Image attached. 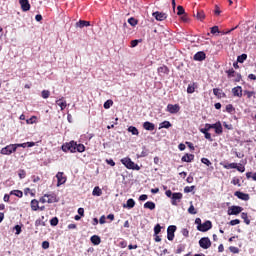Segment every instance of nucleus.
Returning a JSON list of instances; mask_svg holds the SVG:
<instances>
[{
    "mask_svg": "<svg viewBox=\"0 0 256 256\" xmlns=\"http://www.w3.org/2000/svg\"><path fill=\"white\" fill-rule=\"evenodd\" d=\"M169 127H172L171 122L165 120L162 123H160L159 129H169Z\"/></svg>",
    "mask_w": 256,
    "mask_h": 256,
    "instance_id": "nucleus-29",
    "label": "nucleus"
},
{
    "mask_svg": "<svg viewBox=\"0 0 256 256\" xmlns=\"http://www.w3.org/2000/svg\"><path fill=\"white\" fill-rule=\"evenodd\" d=\"M213 94L215 97H217V99H225V97H227V94H225L221 88H214Z\"/></svg>",
    "mask_w": 256,
    "mask_h": 256,
    "instance_id": "nucleus-13",
    "label": "nucleus"
},
{
    "mask_svg": "<svg viewBox=\"0 0 256 256\" xmlns=\"http://www.w3.org/2000/svg\"><path fill=\"white\" fill-rule=\"evenodd\" d=\"M111 107H113V100H107L104 103V109H111Z\"/></svg>",
    "mask_w": 256,
    "mask_h": 256,
    "instance_id": "nucleus-44",
    "label": "nucleus"
},
{
    "mask_svg": "<svg viewBox=\"0 0 256 256\" xmlns=\"http://www.w3.org/2000/svg\"><path fill=\"white\" fill-rule=\"evenodd\" d=\"M40 203H57V195H55V193H51V194H44L41 198H40Z\"/></svg>",
    "mask_w": 256,
    "mask_h": 256,
    "instance_id": "nucleus-3",
    "label": "nucleus"
},
{
    "mask_svg": "<svg viewBox=\"0 0 256 256\" xmlns=\"http://www.w3.org/2000/svg\"><path fill=\"white\" fill-rule=\"evenodd\" d=\"M158 73H164L167 75V73H169V68L167 66H161L158 68Z\"/></svg>",
    "mask_w": 256,
    "mask_h": 256,
    "instance_id": "nucleus-37",
    "label": "nucleus"
},
{
    "mask_svg": "<svg viewBox=\"0 0 256 256\" xmlns=\"http://www.w3.org/2000/svg\"><path fill=\"white\" fill-rule=\"evenodd\" d=\"M43 219H45V216H42L41 218L35 221L36 229H39V227H45L46 224H45V221H43Z\"/></svg>",
    "mask_w": 256,
    "mask_h": 256,
    "instance_id": "nucleus-23",
    "label": "nucleus"
},
{
    "mask_svg": "<svg viewBox=\"0 0 256 256\" xmlns=\"http://www.w3.org/2000/svg\"><path fill=\"white\" fill-rule=\"evenodd\" d=\"M92 195H96L97 197H101V195H103V190H101V188H99L98 186H96L93 189Z\"/></svg>",
    "mask_w": 256,
    "mask_h": 256,
    "instance_id": "nucleus-32",
    "label": "nucleus"
},
{
    "mask_svg": "<svg viewBox=\"0 0 256 256\" xmlns=\"http://www.w3.org/2000/svg\"><path fill=\"white\" fill-rule=\"evenodd\" d=\"M77 147V142L75 141H70V142H66L64 144H62L61 149L64 153H77L76 150Z\"/></svg>",
    "mask_w": 256,
    "mask_h": 256,
    "instance_id": "nucleus-1",
    "label": "nucleus"
},
{
    "mask_svg": "<svg viewBox=\"0 0 256 256\" xmlns=\"http://www.w3.org/2000/svg\"><path fill=\"white\" fill-rule=\"evenodd\" d=\"M106 163L111 167H115V161L113 159H106Z\"/></svg>",
    "mask_w": 256,
    "mask_h": 256,
    "instance_id": "nucleus-60",
    "label": "nucleus"
},
{
    "mask_svg": "<svg viewBox=\"0 0 256 256\" xmlns=\"http://www.w3.org/2000/svg\"><path fill=\"white\" fill-rule=\"evenodd\" d=\"M42 249H49V241L42 242Z\"/></svg>",
    "mask_w": 256,
    "mask_h": 256,
    "instance_id": "nucleus-62",
    "label": "nucleus"
},
{
    "mask_svg": "<svg viewBox=\"0 0 256 256\" xmlns=\"http://www.w3.org/2000/svg\"><path fill=\"white\" fill-rule=\"evenodd\" d=\"M201 163H203L204 165H207V167H211V161L208 158H202L201 159Z\"/></svg>",
    "mask_w": 256,
    "mask_h": 256,
    "instance_id": "nucleus-52",
    "label": "nucleus"
},
{
    "mask_svg": "<svg viewBox=\"0 0 256 256\" xmlns=\"http://www.w3.org/2000/svg\"><path fill=\"white\" fill-rule=\"evenodd\" d=\"M144 209H150V211H153L155 209V202L148 201L144 204Z\"/></svg>",
    "mask_w": 256,
    "mask_h": 256,
    "instance_id": "nucleus-30",
    "label": "nucleus"
},
{
    "mask_svg": "<svg viewBox=\"0 0 256 256\" xmlns=\"http://www.w3.org/2000/svg\"><path fill=\"white\" fill-rule=\"evenodd\" d=\"M213 227V223H211L210 220H207L206 222H204L202 225L197 226V230L201 231L202 233H207V231H209L210 229H212Z\"/></svg>",
    "mask_w": 256,
    "mask_h": 256,
    "instance_id": "nucleus-6",
    "label": "nucleus"
},
{
    "mask_svg": "<svg viewBox=\"0 0 256 256\" xmlns=\"http://www.w3.org/2000/svg\"><path fill=\"white\" fill-rule=\"evenodd\" d=\"M194 17H196V19L199 21H203V19H205V12L203 10H197L196 14H194Z\"/></svg>",
    "mask_w": 256,
    "mask_h": 256,
    "instance_id": "nucleus-25",
    "label": "nucleus"
},
{
    "mask_svg": "<svg viewBox=\"0 0 256 256\" xmlns=\"http://www.w3.org/2000/svg\"><path fill=\"white\" fill-rule=\"evenodd\" d=\"M239 223H241V220H239V219H234V220H231V221L229 222V225L235 226V225H239Z\"/></svg>",
    "mask_w": 256,
    "mask_h": 256,
    "instance_id": "nucleus-57",
    "label": "nucleus"
},
{
    "mask_svg": "<svg viewBox=\"0 0 256 256\" xmlns=\"http://www.w3.org/2000/svg\"><path fill=\"white\" fill-rule=\"evenodd\" d=\"M121 163L126 169H133L134 171H139V169H141V167L135 164L131 158H123L121 159Z\"/></svg>",
    "mask_w": 256,
    "mask_h": 256,
    "instance_id": "nucleus-2",
    "label": "nucleus"
},
{
    "mask_svg": "<svg viewBox=\"0 0 256 256\" xmlns=\"http://www.w3.org/2000/svg\"><path fill=\"white\" fill-rule=\"evenodd\" d=\"M76 151H78V153H83L85 151V145L77 144L76 142Z\"/></svg>",
    "mask_w": 256,
    "mask_h": 256,
    "instance_id": "nucleus-38",
    "label": "nucleus"
},
{
    "mask_svg": "<svg viewBox=\"0 0 256 256\" xmlns=\"http://www.w3.org/2000/svg\"><path fill=\"white\" fill-rule=\"evenodd\" d=\"M196 89H197V83L193 82L192 84L188 85L187 93L193 94V93H195Z\"/></svg>",
    "mask_w": 256,
    "mask_h": 256,
    "instance_id": "nucleus-26",
    "label": "nucleus"
},
{
    "mask_svg": "<svg viewBox=\"0 0 256 256\" xmlns=\"http://www.w3.org/2000/svg\"><path fill=\"white\" fill-rule=\"evenodd\" d=\"M56 104L60 106L61 111H65V109L67 108V101L63 100V97L56 100Z\"/></svg>",
    "mask_w": 256,
    "mask_h": 256,
    "instance_id": "nucleus-22",
    "label": "nucleus"
},
{
    "mask_svg": "<svg viewBox=\"0 0 256 256\" xmlns=\"http://www.w3.org/2000/svg\"><path fill=\"white\" fill-rule=\"evenodd\" d=\"M229 251H230L231 253L237 254V253H239V248H237V247H235V246H230V247H229Z\"/></svg>",
    "mask_w": 256,
    "mask_h": 256,
    "instance_id": "nucleus-54",
    "label": "nucleus"
},
{
    "mask_svg": "<svg viewBox=\"0 0 256 256\" xmlns=\"http://www.w3.org/2000/svg\"><path fill=\"white\" fill-rule=\"evenodd\" d=\"M199 246L202 249H209L211 247V239L209 237H203L199 240Z\"/></svg>",
    "mask_w": 256,
    "mask_h": 256,
    "instance_id": "nucleus-10",
    "label": "nucleus"
},
{
    "mask_svg": "<svg viewBox=\"0 0 256 256\" xmlns=\"http://www.w3.org/2000/svg\"><path fill=\"white\" fill-rule=\"evenodd\" d=\"M204 137H205V139H207L208 141H210V142H212L213 141V138L211 137V133H206V134H204Z\"/></svg>",
    "mask_w": 256,
    "mask_h": 256,
    "instance_id": "nucleus-63",
    "label": "nucleus"
},
{
    "mask_svg": "<svg viewBox=\"0 0 256 256\" xmlns=\"http://www.w3.org/2000/svg\"><path fill=\"white\" fill-rule=\"evenodd\" d=\"M223 167H224V169H236L237 163L224 164Z\"/></svg>",
    "mask_w": 256,
    "mask_h": 256,
    "instance_id": "nucleus-39",
    "label": "nucleus"
},
{
    "mask_svg": "<svg viewBox=\"0 0 256 256\" xmlns=\"http://www.w3.org/2000/svg\"><path fill=\"white\" fill-rule=\"evenodd\" d=\"M188 213H190V215H197V210H195V206H193V204L188 208Z\"/></svg>",
    "mask_w": 256,
    "mask_h": 256,
    "instance_id": "nucleus-45",
    "label": "nucleus"
},
{
    "mask_svg": "<svg viewBox=\"0 0 256 256\" xmlns=\"http://www.w3.org/2000/svg\"><path fill=\"white\" fill-rule=\"evenodd\" d=\"M175 231H177V226L175 225H171L167 228L168 241H173V239H175Z\"/></svg>",
    "mask_w": 256,
    "mask_h": 256,
    "instance_id": "nucleus-9",
    "label": "nucleus"
},
{
    "mask_svg": "<svg viewBox=\"0 0 256 256\" xmlns=\"http://www.w3.org/2000/svg\"><path fill=\"white\" fill-rule=\"evenodd\" d=\"M128 23H129V25H131L132 27H135V25H137V23H138V21H137V19H135V18H129L128 19Z\"/></svg>",
    "mask_w": 256,
    "mask_h": 256,
    "instance_id": "nucleus-49",
    "label": "nucleus"
},
{
    "mask_svg": "<svg viewBox=\"0 0 256 256\" xmlns=\"http://www.w3.org/2000/svg\"><path fill=\"white\" fill-rule=\"evenodd\" d=\"M244 95L247 96V99H251V97H255V91L244 90Z\"/></svg>",
    "mask_w": 256,
    "mask_h": 256,
    "instance_id": "nucleus-40",
    "label": "nucleus"
},
{
    "mask_svg": "<svg viewBox=\"0 0 256 256\" xmlns=\"http://www.w3.org/2000/svg\"><path fill=\"white\" fill-rule=\"evenodd\" d=\"M50 225H51L52 227H57V225H59V218H57V217L52 218V219L50 220Z\"/></svg>",
    "mask_w": 256,
    "mask_h": 256,
    "instance_id": "nucleus-41",
    "label": "nucleus"
},
{
    "mask_svg": "<svg viewBox=\"0 0 256 256\" xmlns=\"http://www.w3.org/2000/svg\"><path fill=\"white\" fill-rule=\"evenodd\" d=\"M166 111L171 113V115H175L181 111V106L179 104H168L166 107Z\"/></svg>",
    "mask_w": 256,
    "mask_h": 256,
    "instance_id": "nucleus-7",
    "label": "nucleus"
},
{
    "mask_svg": "<svg viewBox=\"0 0 256 256\" xmlns=\"http://www.w3.org/2000/svg\"><path fill=\"white\" fill-rule=\"evenodd\" d=\"M182 199H183V193L174 192L171 197V205H173L174 207H177V205H179V203Z\"/></svg>",
    "mask_w": 256,
    "mask_h": 256,
    "instance_id": "nucleus-5",
    "label": "nucleus"
},
{
    "mask_svg": "<svg viewBox=\"0 0 256 256\" xmlns=\"http://www.w3.org/2000/svg\"><path fill=\"white\" fill-rule=\"evenodd\" d=\"M17 151V146L15 144H9L1 149V155H11Z\"/></svg>",
    "mask_w": 256,
    "mask_h": 256,
    "instance_id": "nucleus-4",
    "label": "nucleus"
},
{
    "mask_svg": "<svg viewBox=\"0 0 256 256\" xmlns=\"http://www.w3.org/2000/svg\"><path fill=\"white\" fill-rule=\"evenodd\" d=\"M223 125H224L225 129H228L229 131L233 130L232 124H227V122H223Z\"/></svg>",
    "mask_w": 256,
    "mask_h": 256,
    "instance_id": "nucleus-61",
    "label": "nucleus"
},
{
    "mask_svg": "<svg viewBox=\"0 0 256 256\" xmlns=\"http://www.w3.org/2000/svg\"><path fill=\"white\" fill-rule=\"evenodd\" d=\"M10 195H15V197H19V199H21V197H23V191H21V190H12L10 192Z\"/></svg>",
    "mask_w": 256,
    "mask_h": 256,
    "instance_id": "nucleus-34",
    "label": "nucleus"
},
{
    "mask_svg": "<svg viewBox=\"0 0 256 256\" xmlns=\"http://www.w3.org/2000/svg\"><path fill=\"white\" fill-rule=\"evenodd\" d=\"M41 95H42V98L43 99H49L50 95H51V92L49 90H43L41 92Z\"/></svg>",
    "mask_w": 256,
    "mask_h": 256,
    "instance_id": "nucleus-42",
    "label": "nucleus"
},
{
    "mask_svg": "<svg viewBox=\"0 0 256 256\" xmlns=\"http://www.w3.org/2000/svg\"><path fill=\"white\" fill-rule=\"evenodd\" d=\"M234 195L235 197H238V199H241L242 201H249L250 199L249 194L243 193L241 191H236Z\"/></svg>",
    "mask_w": 256,
    "mask_h": 256,
    "instance_id": "nucleus-17",
    "label": "nucleus"
},
{
    "mask_svg": "<svg viewBox=\"0 0 256 256\" xmlns=\"http://www.w3.org/2000/svg\"><path fill=\"white\" fill-rule=\"evenodd\" d=\"M143 128L146 131H155V124H153L149 121H146V122L143 123Z\"/></svg>",
    "mask_w": 256,
    "mask_h": 256,
    "instance_id": "nucleus-20",
    "label": "nucleus"
},
{
    "mask_svg": "<svg viewBox=\"0 0 256 256\" xmlns=\"http://www.w3.org/2000/svg\"><path fill=\"white\" fill-rule=\"evenodd\" d=\"M124 207H128V209H133V207H135V200H133V198L128 199Z\"/></svg>",
    "mask_w": 256,
    "mask_h": 256,
    "instance_id": "nucleus-31",
    "label": "nucleus"
},
{
    "mask_svg": "<svg viewBox=\"0 0 256 256\" xmlns=\"http://www.w3.org/2000/svg\"><path fill=\"white\" fill-rule=\"evenodd\" d=\"M18 175L20 179H25V177L27 176V173L25 172V170H19Z\"/></svg>",
    "mask_w": 256,
    "mask_h": 256,
    "instance_id": "nucleus-55",
    "label": "nucleus"
},
{
    "mask_svg": "<svg viewBox=\"0 0 256 256\" xmlns=\"http://www.w3.org/2000/svg\"><path fill=\"white\" fill-rule=\"evenodd\" d=\"M212 35H215V33H219V26H213L211 28Z\"/></svg>",
    "mask_w": 256,
    "mask_h": 256,
    "instance_id": "nucleus-59",
    "label": "nucleus"
},
{
    "mask_svg": "<svg viewBox=\"0 0 256 256\" xmlns=\"http://www.w3.org/2000/svg\"><path fill=\"white\" fill-rule=\"evenodd\" d=\"M232 185H237L238 187H241V180L237 177H234L231 181Z\"/></svg>",
    "mask_w": 256,
    "mask_h": 256,
    "instance_id": "nucleus-43",
    "label": "nucleus"
},
{
    "mask_svg": "<svg viewBox=\"0 0 256 256\" xmlns=\"http://www.w3.org/2000/svg\"><path fill=\"white\" fill-rule=\"evenodd\" d=\"M225 73L227 74L228 79H232V77H235L237 74L233 68L226 70Z\"/></svg>",
    "mask_w": 256,
    "mask_h": 256,
    "instance_id": "nucleus-33",
    "label": "nucleus"
},
{
    "mask_svg": "<svg viewBox=\"0 0 256 256\" xmlns=\"http://www.w3.org/2000/svg\"><path fill=\"white\" fill-rule=\"evenodd\" d=\"M215 15H221V9L216 5L214 10Z\"/></svg>",
    "mask_w": 256,
    "mask_h": 256,
    "instance_id": "nucleus-64",
    "label": "nucleus"
},
{
    "mask_svg": "<svg viewBox=\"0 0 256 256\" xmlns=\"http://www.w3.org/2000/svg\"><path fill=\"white\" fill-rule=\"evenodd\" d=\"M212 129L215 130L216 135L223 134V126L221 125V121L212 124Z\"/></svg>",
    "mask_w": 256,
    "mask_h": 256,
    "instance_id": "nucleus-14",
    "label": "nucleus"
},
{
    "mask_svg": "<svg viewBox=\"0 0 256 256\" xmlns=\"http://www.w3.org/2000/svg\"><path fill=\"white\" fill-rule=\"evenodd\" d=\"M232 94L233 97H243V88L241 86H236L234 88H232Z\"/></svg>",
    "mask_w": 256,
    "mask_h": 256,
    "instance_id": "nucleus-15",
    "label": "nucleus"
},
{
    "mask_svg": "<svg viewBox=\"0 0 256 256\" xmlns=\"http://www.w3.org/2000/svg\"><path fill=\"white\" fill-rule=\"evenodd\" d=\"M193 159H195V155H193V154H185L181 158V161H183L184 163H191V161H193Z\"/></svg>",
    "mask_w": 256,
    "mask_h": 256,
    "instance_id": "nucleus-21",
    "label": "nucleus"
},
{
    "mask_svg": "<svg viewBox=\"0 0 256 256\" xmlns=\"http://www.w3.org/2000/svg\"><path fill=\"white\" fill-rule=\"evenodd\" d=\"M243 211V207L241 206H232L228 210V215H239Z\"/></svg>",
    "mask_w": 256,
    "mask_h": 256,
    "instance_id": "nucleus-12",
    "label": "nucleus"
},
{
    "mask_svg": "<svg viewBox=\"0 0 256 256\" xmlns=\"http://www.w3.org/2000/svg\"><path fill=\"white\" fill-rule=\"evenodd\" d=\"M31 209H32V211H38L39 210V201L37 199H33L31 201Z\"/></svg>",
    "mask_w": 256,
    "mask_h": 256,
    "instance_id": "nucleus-28",
    "label": "nucleus"
},
{
    "mask_svg": "<svg viewBox=\"0 0 256 256\" xmlns=\"http://www.w3.org/2000/svg\"><path fill=\"white\" fill-rule=\"evenodd\" d=\"M226 111L227 113H233V111H235V107H233V104L226 105Z\"/></svg>",
    "mask_w": 256,
    "mask_h": 256,
    "instance_id": "nucleus-51",
    "label": "nucleus"
},
{
    "mask_svg": "<svg viewBox=\"0 0 256 256\" xmlns=\"http://www.w3.org/2000/svg\"><path fill=\"white\" fill-rule=\"evenodd\" d=\"M234 77H235L234 79L235 83H239L241 79H243V77L241 76V73H236Z\"/></svg>",
    "mask_w": 256,
    "mask_h": 256,
    "instance_id": "nucleus-53",
    "label": "nucleus"
},
{
    "mask_svg": "<svg viewBox=\"0 0 256 256\" xmlns=\"http://www.w3.org/2000/svg\"><path fill=\"white\" fill-rule=\"evenodd\" d=\"M194 61H205L207 59V55L203 51H199L194 55Z\"/></svg>",
    "mask_w": 256,
    "mask_h": 256,
    "instance_id": "nucleus-18",
    "label": "nucleus"
},
{
    "mask_svg": "<svg viewBox=\"0 0 256 256\" xmlns=\"http://www.w3.org/2000/svg\"><path fill=\"white\" fill-rule=\"evenodd\" d=\"M37 116H32L30 119L26 120L27 125H33V123H36Z\"/></svg>",
    "mask_w": 256,
    "mask_h": 256,
    "instance_id": "nucleus-46",
    "label": "nucleus"
},
{
    "mask_svg": "<svg viewBox=\"0 0 256 256\" xmlns=\"http://www.w3.org/2000/svg\"><path fill=\"white\" fill-rule=\"evenodd\" d=\"M56 179H57V187H61V185H65V183H67V176H65V173L63 172H58L56 174Z\"/></svg>",
    "mask_w": 256,
    "mask_h": 256,
    "instance_id": "nucleus-8",
    "label": "nucleus"
},
{
    "mask_svg": "<svg viewBox=\"0 0 256 256\" xmlns=\"http://www.w3.org/2000/svg\"><path fill=\"white\" fill-rule=\"evenodd\" d=\"M128 132L132 133V135H139V130L135 126L128 127Z\"/></svg>",
    "mask_w": 256,
    "mask_h": 256,
    "instance_id": "nucleus-35",
    "label": "nucleus"
},
{
    "mask_svg": "<svg viewBox=\"0 0 256 256\" xmlns=\"http://www.w3.org/2000/svg\"><path fill=\"white\" fill-rule=\"evenodd\" d=\"M241 219H243V221L246 225H251V220L249 219L247 212L241 213Z\"/></svg>",
    "mask_w": 256,
    "mask_h": 256,
    "instance_id": "nucleus-27",
    "label": "nucleus"
},
{
    "mask_svg": "<svg viewBox=\"0 0 256 256\" xmlns=\"http://www.w3.org/2000/svg\"><path fill=\"white\" fill-rule=\"evenodd\" d=\"M247 61V54H242L237 57V62L238 63H245Z\"/></svg>",
    "mask_w": 256,
    "mask_h": 256,
    "instance_id": "nucleus-36",
    "label": "nucleus"
},
{
    "mask_svg": "<svg viewBox=\"0 0 256 256\" xmlns=\"http://www.w3.org/2000/svg\"><path fill=\"white\" fill-rule=\"evenodd\" d=\"M139 43H141V40H132L130 42V47H137V45H139Z\"/></svg>",
    "mask_w": 256,
    "mask_h": 256,
    "instance_id": "nucleus-56",
    "label": "nucleus"
},
{
    "mask_svg": "<svg viewBox=\"0 0 256 256\" xmlns=\"http://www.w3.org/2000/svg\"><path fill=\"white\" fill-rule=\"evenodd\" d=\"M90 241L93 245H100L101 244V237H99L98 235H93L90 238Z\"/></svg>",
    "mask_w": 256,
    "mask_h": 256,
    "instance_id": "nucleus-24",
    "label": "nucleus"
},
{
    "mask_svg": "<svg viewBox=\"0 0 256 256\" xmlns=\"http://www.w3.org/2000/svg\"><path fill=\"white\" fill-rule=\"evenodd\" d=\"M177 15H179V16L185 15V8H183V6L177 7Z\"/></svg>",
    "mask_w": 256,
    "mask_h": 256,
    "instance_id": "nucleus-47",
    "label": "nucleus"
},
{
    "mask_svg": "<svg viewBox=\"0 0 256 256\" xmlns=\"http://www.w3.org/2000/svg\"><path fill=\"white\" fill-rule=\"evenodd\" d=\"M19 3L21 5L22 11L27 12L31 9V4H29V0H19Z\"/></svg>",
    "mask_w": 256,
    "mask_h": 256,
    "instance_id": "nucleus-16",
    "label": "nucleus"
},
{
    "mask_svg": "<svg viewBox=\"0 0 256 256\" xmlns=\"http://www.w3.org/2000/svg\"><path fill=\"white\" fill-rule=\"evenodd\" d=\"M90 26H91V22L87 20H79L75 24V27H78L79 29H83V27H90Z\"/></svg>",
    "mask_w": 256,
    "mask_h": 256,
    "instance_id": "nucleus-19",
    "label": "nucleus"
},
{
    "mask_svg": "<svg viewBox=\"0 0 256 256\" xmlns=\"http://www.w3.org/2000/svg\"><path fill=\"white\" fill-rule=\"evenodd\" d=\"M161 233V225L156 224L154 227V235H159Z\"/></svg>",
    "mask_w": 256,
    "mask_h": 256,
    "instance_id": "nucleus-48",
    "label": "nucleus"
},
{
    "mask_svg": "<svg viewBox=\"0 0 256 256\" xmlns=\"http://www.w3.org/2000/svg\"><path fill=\"white\" fill-rule=\"evenodd\" d=\"M14 231H16L15 235H21V226L20 225H16L14 227Z\"/></svg>",
    "mask_w": 256,
    "mask_h": 256,
    "instance_id": "nucleus-58",
    "label": "nucleus"
},
{
    "mask_svg": "<svg viewBox=\"0 0 256 256\" xmlns=\"http://www.w3.org/2000/svg\"><path fill=\"white\" fill-rule=\"evenodd\" d=\"M152 17H154L156 21H165V19H167V14L164 12L156 11L152 13Z\"/></svg>",
    "mask_w": 256,
    "mask_h": 256,
    "instance_id": "nucleus-11",
    "label": "nucleus"
},
{
    "mask_svg": "<svg viewBox=\"0 0 256 256\" xmlns=\"http://www.w3.org/2000/svg\"><path fill=\"white\" fill-rule=\"evenodd\" d=\"M192 191H195V186H186L184 188V193H192Z\"/></svg>",
    "mask_w": 256,
    "mask_h": 256,
    "instance_id": "nucleus-50",
    "label": "nucleus"
}]
</instances>
